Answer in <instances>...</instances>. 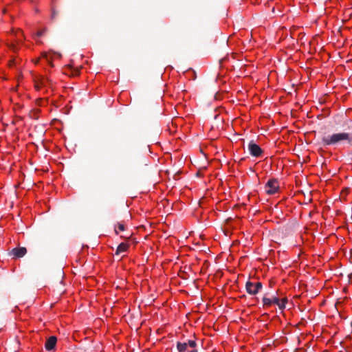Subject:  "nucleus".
Returning <instances> with one entry per match:
<instances>
[{
    "mask_svg": "<svg viewBox=\"0 0 352 352\" xmlns=\"http://www.w3.org/2000/svg\"><path fill=\"white\" fill-rule=\"evenodd\" d=\"M321 142L324 146H336L346 142L352 144V134L346 132L336 133L331 135L323 134Z\"/></svg>",
    "mask_w": 352,
    "mask_h": 352,
    "instance_id": "obj_1",
    "label": "nucleus"
},
{
    "mask_svg": "<svg viewBox=\"0 0 352 352\" xmlns=\"http://www.w3.org/2000/svg\"><path fill=\"white\" fill-rule=\"evenodd\" d=\"M263 285L261 282L253 283L247 281L245 283V289L247 292L250 295H256L262 289Z\"/></svg>",
    "mask_w": 352,
    "mask_h": 352,
    "instance_id": "obj_2",
    "label": "nucleus"
},
{
    "mask_svg": "<svg viewBox=\"0 0 352 352\" xmlns=\"http://www.w3.org/2000/svg\"><path fill=\"white\" fill-rule=\"evenodd\" d=\"M248 148L250 155L255 157H261L263 153L262 148L254 140H251L248 143Z\"/></svg>",
    "mask_w": 352,
    "mask_h": 352,
    "instance_id": "obj_3",
    "label": "nucleus"
},
{
    "mask_svg": "<svg viewBox=\"0 0 352 352\" xmlns=\"http://www.w3.org/2000/svg\"><path fill=\"white\" fill-rule=\"evenodd\" d=\"M279 188L278 180L272 179L268 180L265 186V192L269 195L275 194Z\"/></svg>",
    "mask_w": 352,
    "mask_h": 352,
    "instance_id": "obj_4",
    "label": "nucleus"
},
{
    "mask_svg": "<svg viewBox=\"0 0 352 352\" xmlns=\"http://www.w3.org/2000/svg\"><path fill=\"white\" fill-rule=\"evenodd\" d=\"M27 253V249L24 247L13 248L10 252L14 258H21Z\"/></svg>",
    "mask_w": 352,
    "mask_h": 352,
    "instance_id": "obj_5",
    "label": "nucleus"
},
{
    "mask_svg": "<svg viewBox=\"0 0 352 352\" xmlns=\"http://www.w3.org/2000/svg\"><path fill=\"white\" fill-rule=\"evenodd\" d=\"M57 342V338L56 336H50L46 341L45 344V348L47 351H51L54 349L56 346V344Z\"/></svg>",
    "mask_w": 352,
    "mask_h": 352,
    "instance_id": "obj_6",
    "label": "nucleus"
},
{
    "mask_svg": "<svg viewBox=\"0 0 352 352\" xmlns=\"http://www.w3.org/2000/svg\"><path fill=\"white\" fill-rule=\"evenodd\" d=\"M65 69L69 70V73L67 71H65V73L70 76H77L80 74V70L78 69H74L70 65H67Z\"/></svg>",
    "mask_w": 352,
    "mask_h": 352,
    "instance_id": "obj_7",
    "label": "nucleus"
},
{
    "mask_svg": "<svg viewBox=\"0 0 352 352\" xmlns=\"http://www.w3.org/2000/svg\"><path fill=\"white\" fill-rule=\"evenodd\" d=\"M129 245L125 243H121L117 248L116 254L118 255L121 253L126 252Z\"/></svg>",
    "mask_w": 352,
    "mask_h": 352,
    "instance_id": "obj_8",
    "label": "nucleus"
},
{
    "mask_svg": "<svg viewBox=\"0 0 352 352\" xmlns=\"http://www.w3.org/2000/svg\"><path fill=\"white\" fill-rule=\"evenodd\" d=\"M187 347L188 345L186 342H177V349L179 352H188Z\"/></svg>",
    "mask_w": 352,
    "mask_h": 352,
    "instance_id": "obj_9",
    "label": "nucleus"
},
{
    "mask_svg": "<svg viewBox=\"0 0 352 352\" xmlns=\"http://www.w3.org/2000/svg\"><path fill=\"white\" fill-rule=\"evenodd\" d=\"M186 343L188 346L192 348V349L188 351V352H197V350L196 349L197 342L195 340H188Z\"/></svg>",
    "mask_w": 352,
    "mask_h": 352,
    "instance_id": "obj_10",
    "label": "nucleus"
},
{
    "mask_svg": "<svg viewBox=\"0 0 352 352\" xmlns=\"http://www.w3.org/2000/svg\"><path fill=\"white\" fill-rule=\"evenodd\" d=\"M287 302V298H283L281 300H279L277 305L280 309H284L285 308V304Z\"/></svg>",
    "mask_w": 352,
    "mask_h": 352,
    "instance_id": "obj_11",
    "label": "nucleus"
},
{
    "mask_svg": "<svg viewBox=\"0 0 352 352\" xmlns=\"http://www.w3.org/2000/svg\"><path fill=\"white\" fill-rule=\"evenodd\" d=\"M263 302L264 307H270L272 305L271 298L264 296L263 298Z\"/></svg>",
    "mask_w": 352,
    "mask_h": 352,
    "instance_id": "obj_12",
    "label": "nucleus"
},
{
    "mask_svg": "<svg viewBox=\"0 0 352 352\" xmlns=\"http://www.w3.org/2000/svg\"><path fill=\"white\" fill-rule=\"evenodd\" d=\"M16 36L17 37V43H20L22 42V39L23 38V32L21 30H18L16 32Z\"/></svg>",
    "mask_w": 352,
    "mask_h": 352,
    "instance_id": "obj_13",
    "label": "nucleus"
},
{
    "mask_svg": "<svg viewBox=\"0 0 352 352\" xmlns=\"http://www.w3.org/2000/svg\"><path fill=\"white\" fill-rule=\"evenodd\" d=\"M58 12L54 9V8H52V14H51V19L52 20H54L56 17L57 16Z\"/></svg>",
    "mask_w": 352,
    "mask_h": 352,
    "instance_id": "obj_14",
    "label": "nucleus"
},
{
    "mask_svg": "<svg viewBox=\"0 0 352 352\" xmlns=\"http://www.w3.org/2000/svg\"><path fill=\"white\" fill-rule=\"evenodd\" d=\"M46 31H47V28H45L38 31L36 36H38V37L41 36L46 32Z\"/></svg>",
    "mask_w": 352,
    "mask_h": 352,
    "instance_id": "obj_15",
    "label": "nucleus"
},
{
    "mask_svg": "<svg viewBox=\"0 0 352 352\" xmlns=\"http://www.w3.org/2000/svg\"><path fill=\"white\" fill-rule=\"evenodd\" d=\"M42 57L45 58L47 60V62L50 64L51 66H53L51 60L48 58L47 54L45 52L42 54Z\"/></svg>",
    "mask_w": 352,
    "mask_h": 352,
    "instance_id": "obj_16",
    "label": "nucleus"
},
{
    "mask_svg": "<svg viewBox=\"0 0 352 352\" xmlns=\"http://www.w3.org/2000/svg\"><path fill=\"white\" fill-rule=\"evenodd\" d=\"M271 300H272V304H276L277 305V303L279 301V298L276 297V296H274L271 298Z\"/></svg>",
    "mask_w": 352,
    "mask_h": 352,
    "instance_id": "obj_17",
    "label": "nucleus"
},
{
    "mask_svg": "<svg viewBox=\"0 0 352 352\" xmlns=\"http://www.w3.org/2000/svg\"><path fill=\"white\" fill-rule=\"evenodd\" d=\"M118 229L120 231H124L125 228L123 223H118Z\"/></svg>",
    "mask_w": 352,
    "mask_h": 352,
    "instance_id": "obj_18",
    "label": "nucleus"
},
{
    "mask_svg": "<svg viewBox=\"0 0 352 352\" xmlns=\"http://www.w3.org/2000/svg\"><path fill=\"white\" fill-rule=\"evenodd\" d=\"M43 85H44V82L43 81L41 82V83H39V84L38 82H36L35 87L37 89H40L41 86Z\"/></svg>",
    "mask_w": 352,
    "mask_h": 352,
    "instance_id": "obj_19",
    "label": "nucleus"
},
{
    "mask_svg": "<svg viewBox=\"0 0 352 352\" xmlns=\"http://www.w3.org/2000/svg\"><path fill=\"white\" fill-rule=\"evenodd\" d=\"M11 47H12V49L13 50H16V47H15V45H14V44H12Z\"/></svg>",
    "mask_w": 352,
    "mask_h": 352,
    "instance_id": "obj_20",
    "label": "nucleus"
},
{
    "mask_svg": "<svg viewBox=\"0 0 352 352\" xmlns=\"http://www.w3.org/2000/svg\"><path fill=\"white\" fill-rule=\"evenodd\" d=\"M115 232H116V234H118V230H117V228H115Z\"/></svg>",
    "mask_w": 352,
    "mask_h": 352,
    "instance_id": "obj_21",
    "label": "nucleus"
}]
</instances>
